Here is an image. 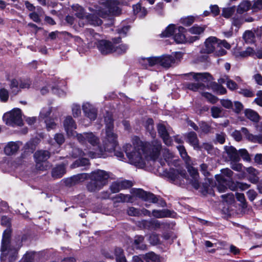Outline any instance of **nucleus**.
<instances>
[{"instance_id": "64", "label": "nucleus", "mask_w": 262, "mask_h": 262, "mask_svg": "<svg viewBox=\"0 0 262 262\" xmlns=\"http://www.w3.org/2000/svg\"><path fill=\"white\" fill-rule=\"evenodd\" d=\"M220 103L223 107L227 109L232 108L233 107L232 102L229 99H221Z\"/></svg>"}, {"instance_id": "29", "label": "nucleus", "mask_w": 262, "mask_h": 262, "mask_svg": "<svg viewBox=\"0 0 262 262\" xmlns=\"http://www.w3.org/2000/svg\"><path fill=\"white\" fill-rule=\"evenodd\" d=\"M187 142L193 146L194 149H199V140L195 133L190 132L187 134Z\"/></svg>"}, {"instance_id": "35", "label": "nucleus", "mask_w": 262, "mask_h": 262, "mask_svg": "<svg viewBox=\"0 0 262 262\" xmlns=\"http://www.w3.org/2000/svg\"><path fill=\"white\" fill-rule=\"evenodd\" d=\"M144 127L146 130L149 133L151 136L154 138L156 133L154 130V120L151 118L147 119L144 123Z\"/></svg>"}, {"instance_id": "42", "label": "nucleus", "mask_w": 262, "mask_h": 262, "mask_svg": "<svg viewBox=\"0 0 262 262\" xmlns=\"http://www.w3.org/2000/svg\"><path fill=\"white\" fill-rule=\"evenodd\" d=\"M73 9L76 11L75 15L77 17L82 20H85V16L88 15V14L84 12V9L81 6L79 5L74 6Z\"/></svg>"}, {"instance_id": "30", "label": "nucleus", "mask_w": 262, "mask_h": 262, "mask_svg": "<svg viewBox=\"0 0 262 262\" xmlns=\"http://www.w3.org/2000/svg\"><path fill=\"white\" fill-rule=\"evenodd\" d=\"M19 149L18 145L14 142H10L4 148V152L8 156L15 154Z\"/></svg>"}, {"instance_id": "20", "label": "nucleus", "mask_w": 262, "mask_h": 262, "mask_svg": "<svg viewBox=\"0 0 262 262\" xmlns=\"http://www.w3.org/2000/svg\"><path fill=\"white\" fill-rule=\"evenodd\" d=\"M175 62V58L171 55H163L160 56V66L165 68L170 67Z\"/></svg>"}, {"instance_id": "61", "label": "nucleus", "mask_w": 262, "mask_h": 262, "mask_svg": "<svg viewBox=\"0 0 262 262\" xmlns=\"http://www.w3.org/2000/svg\"><path fill=\"white\" fill-rule=\"evenodd\" d=\"M149 242L152 245H156L160 243L159 236L156 234H152L149 237Z\"/></svg>"}, {"instance_id": "45", "label": "nucleus", "mask_w": 262, "mask_h": 262, "mask_svg": "<svg viewBox=\"0 0 262 262\" xmlns=\"http://www.w3.org/2000/svg\"><path fill=\"white\" fill-rule=\"evenodd\" d=\"M243 38L246 42L251 43L254 42L255 36L251 31H247L243 35Z\"/></svg>"}, {"instance_id": "43", "label": "nucleus", "mask_w": 262, "mask_h": 262, "mask_svg": "<svg viewBox=\"0 0 262 262\" xmlns=\"http://www.w3.org/2000/svg\"><path fill=\"white\" fill-rule=\"evenodd\" d=\"M250 187V185L241 183V182H236L234 183L232 182V186H229V188L232 190H235L236 189L239 188L241 190H244Z\"/></svg>"}, {"instance_id": "32", "label": "nucleus", "mask_w": 262, "mask_h": 262, "mask_svg": "<svg viewBox=\"0 0 262 262\" xmlns=\"http://www.w3.org/2000/svg\"><path fill=\"white\" fill-rule=\"evenodd\" d=\"M9 81L10 93L13 96L17 95L20 92L19 81L15 78H13L10 80Z\"/></svg>"}, {"instance_id": "41", "label": "nucleus", "mask_w": 262, "mask_h": 262, "mask_svg": "<svg viewBox=\"0 0 262 262\" xmlns=\"http://www.w3.org/2000/svg\"><path fill=\"white\" fill-rule=\"evenodd\" d=\"M152 214L157 218H162L170 216L169 211L168 210H154Z\"/></svg>"}, {"instance_id": "51", "label": "nucleus", "mask_w": 262, "mask_h": 262, "mask_svg": "<svg viewBox=\"0 0 262 262\" xmlns=\"http://www.w3.org/2000/svg\"><path fill=\"white\" fill-rule=\"evenodd\" d=\"M52 112V107L48 108H43L40 112V117L41 118L45 119H50L49 117Z\"/></svg>"}, {"instance_id": "63", "label": "nucleus", "mask_w": 262, "mask_h": 262, "mask_svg": "<svg viewBox=\"0 0 262 262\" xmlns=\"http://www.w3.org/2000/svg\"><path fill=\"white\" fill-rule=\"evenodd\" d=\"M19 83L20 90L23 89H29L30 88L32 82L30 79L20 80Z\"/></svg>"}, {"instance_id": "10", "label": "nucleus", "mask_w": 262, "mask_h": 262, "mask_svg": "<svg viewBox=\"0 0 262 262\" xmlns=\"http://www.w3.org/2000/svg\"><path fill=\"white\" fill-rule=\"evenodd\" d=\"M186 168L190 177V178L188 179L189 183L194 188L198 189L200 187V183L198 169L188 164H187Z\"/></svg>"}, {"instance_id": "24", "label": "nucleus", "mask_w": 262, "mask_h": 262, "mask_svg": "<svg viewBox=\"0 0 262 262\" xmlns=\"http://www.w3.org/2000/svg\"><path fill=\"white\" fill-rule=\"evenodd\" d=\"M99 154L93 152L92 151L85 152L79 148H75L73 149L72 156L76 158L77 157L88 156L91 158H96L99 157Z\"/></svg>"}, {"instance_id": "12", "label": "nucleus", "mask_w": 262, "mask_h": 262, "mask_svg": "<svg viewBox=\"0 0 262 262\" xmlns=\"http://www.w3.org/2000/svg\"><path fill=\"white\" fill-rule=\"evenodd\" d=\"M157 129L160 137L162 139L163 142L167 146H170L172 144V139L169 136V133L165 126L162 124H159Z\"/></svg>"}, {"instance_id": "8", "label": "nucleus", "mask_w": 262, "mask_h": 262, "mask_svg": "<svg viewBox=\"0 0 262 262\" xmlns=\"http://www.w3.org/2000/svg\"><path fill=\"white\" fill-rule=\"evenodd\" d=\"M50 157V153L47 150H37L34 154L37 168L39 170H45L44 162Z\"/></svg>"}, {"instance_id": "15", "label": "nucleus", "mask_w": 262, "mask_h": 262, "mask_svg": "<svg viewBox=\"0 0 262 262\" xmlns=\"http://www.w3.org/2000/svg\"><path fill=\"white\" fill-rule=\"evenodd\" d=\"M11 233L12 230L10 228H7L3 232L1 247V252H5L10 246Z\"/></svg>"}, {"instance_id": "31", "label": "nucleus", "mask_w": 262, "mask_h": 262, "mask_svg": "<svg viewBox=\"0 0 262 262\" xmlns=\"http://www.w3.org/2000/svg\"><path fill=\"white\" fill-rule=\"evenodd\" d=\"M184 30L185 29L183 27H180L175 32L174 39L177 43H183L186 41L185 36L183 33Z\"/></svg>"}, {"instance_id": "52", "label": "nucleus", "mask_w": 262, "mask_h": 262, "mask_svg": "<svg viewBox=\"0 0 262 262\" xmlns=\"http://www.w3.org/2000/svg\"><path fill=\"white\" fill-rule=\"evenodd\" d=\"M89 164V160L87 158H81L75 161L73 164V167L86 166Z\"/></svg>"}, {"instance_id": "55", "label": "nucleus", "mask_w": 262, "mask_h": 262, "mask_svg": "<svg viewBox=\"0 0 262 262\" xmlns=\"http://www.w3.org/2000/svg\"><path fill=\"white\" fill-rule=\"evenodd\" d=\"M235 9L233 7L223 8L222 15L225 18H229L234 12Z\"/></svg>"}, {"instance_id": "21", "label": "nucleus", "mask_w": 262, "mask_h": 262, "mask_svg": "<svg viewBox=\"0 0 262 262\" xmlns=\"http://www.w3.org/2000/svg\"><path fill=\"white\" fill-rule=\"evenodd\" d=\"M226 153L229 160L231 161H239L240 158L238 152L233 146H226L225 147Z\"/></svg>"}, {"instance_id": "25", "label": "nucleus", "mask_w": 262, "mask_h": 262, "mask_svg": "<svg viewBox=\"0 0 262 262\" xmlns=\"http://www.w3.org/2000/svg\"><path fill=\"white\" fill-rule=\"evenodd\" d=\"M132 199V196L129 194L119 193L113 197L112 200L114 201V204L115 205L117 203L131 202Z\"/></svg>"}, {"instance_id": "6", "label": "nucleus", "mask_w": 262, "mask_h": 262, "mask_svg": "<svg viewBox=\"0 0 262 262\" xmlns=\"http://www.w3.org/2000/svg\"><path fill=\"white\" fill-rule=\"evenodd\" d=\"M5 118V123L7 125L11 126H21L23 121L21 117V112L19 108H14L7 114L4 115Z\"/></svg>"}, {"instance_id": "5", "label": "nucleus", "mask_w": 262, "mask_h": 262, "mask_svg": "<svg viewBox=\"0 0 262 262\" xmlns=\"http://www.w3.org/2000/svg\"><path fill=\"white\" fill-rule=\"evenodd\" d=\"M89 9L91 13L85 16V21L91 25L100 26L102 24V20L100 17L106 18L108 17L107 11L102 7H96L95 9L90 7Z\"/></svg>"}, {"instance_id": "62", "label": "nucleus", "mask_w": 262, "mask_h": 262, "mask_svg": "<svg viewBox=\"0 0 262 262\" xmlns=\"http://www.w3.org/2000/svg\"><path fill=\"white\" fill-rule=\"evenodd\" d=\"M110 189L112 193L118 192L121 190L119 181L113 182L110 186Z\"/></svg>"}, {"instance_id": "16", "label": "nucleus", "mask_w": 262, "mask_h": 262, "mask_svg": "<svg viewBox=\"0 0 262 262\" xmlns=\"http://www.w3.org/2000/svg\"><path fill=\"white\" fill-rule=\"evenodd\" d=\"M18 252L15 248H11V246L8 247V250L1 253V259L5 257L8 259L9 262H14L17 258Z\"/></svg>"}, {"instance_id": "46", "label": "nucleus", "mask_w": 262, "mask_h": 262, "mask_svg": "<svg viewBox=\"0 0 262 262\" xmlns=\"http://www.w3.org/2000/svg\"><path fill=\"white\" fill-rule=\"evenodd\" d=\"M251 4V9L253 12H257L262 9V0H253Z\"/></svg>"}, {"instance_id": "9", "label": "nucleus", "mask_w": 262, "mask_h": 262, "mask_svg": "<svg viewBox=\"0 0 262 262\" xmlns=\"http://www.w3.org/2000/svg\"><path fill=\"white\" fill-rule=\"evenodd\" d=\"M219 47V40L215 37H209L204 42V46L201 50L202 53L210 54L213 53Z\"/></svg>"}, {"instance_id": "49", "label": "nucleus", "mask_w": 262, "mask_h": 262, "mask_svg": "<svg viewBox=\"0 0 262 262\" xmlns=\"http://www.w3.org/2000/svg\"><path fill=\"white\" fill-rule=\"evenodd\" d=\"M202 95L207 99V100L212 104L216 103L218 101V98L208 92H204L202 93Z\"/></svg>"}, {"instance_id": "50", "label": "nucleus", "mask_w": 262, "mask_h": 262, "mask_svg": "<svg viewBox=\"0 0 262 262\" xmlns=\"http://www.w3.org/2000/svg\"><path fill=\"white\" fill-rule=\"evenodd\" d=\"M128 49L127 45L122 44L117 47L114 46V52L118 54H122L125 53Z\"/></svg>"}, {"instance_id": "59", "label": "nucleus", "mask_w": 262, "mask_h": 262, "mask_svg": "<svg viewBox=\"0 0 262 262\" xmlns=\"http://www.w3.org/2000/svg\"><path fill=\"white\" fill-rule=\"evenodd\" d=\"M238 154L242 157L244 160L250 161L251 160L250 155L246 149H241L238 151Z\"/></svg>"}, {"instance_id": "36", "label": "nucleus", "mask_w": 262, "mask_h": 262, "mask_svg": "<svg viewBox=\"0 0 262 262\" xmlns=\"http://www.w3.org/2000/svg\"><path fill=\"white\" fill-rule=\"evenodd\" d=\"M251 2L249 1H244L241 2L238 6L237 12L242 14L249 10L251 8Z\"/></svg>"}, {"instance_id": "19", "label": "nucleus", "mask_w": 262, "mask_h": 262, "mask_svg": "<svg viewBox=\"0 0 262 262\" xmlns=\"http://www.w3.org/2000/svg\"><path fill=\"white\" fill-rule=\"evenodd\" d=\"M89 175L87 173H80L72 177L70 179H67V185L71 186L77 184L84 181L88 178Z\"/></svg>"}, {"instance_id": "60", "label": "nucleus", "mask_w": 262, "mask_h": 262, "mask_svg": "<svg viewBox=\"0 0 262 262\" xmlns=\"http://www.w3.org/2000/svg\"><path fill=\"white\" fill-rule=\"evenodd\" d=\"M194 18L193 16H187L181 19L182 24L186 26H189L194 22Z\"/></svg>"}, {"instance_id": "11", "label": "nucleus", "mask_w": 262, "mask_h": 262, "mask_svg": "<svg viewBox=\"0 0 262 262\" xmlns=\"http://www.w3.org/2000/svg\"><path fill=\"white\" fill-rule=\"evenodd\" d=\"M215 179L217 181L216 187L219 192H224L227 189V187L232 186V182L229 181L222 175H216Z\"/></svg>"}, {"instance_id": "3", "label": "nucleus", "mask_w": 262, "mask_h": 262, "mask_svg": "<svg viewBox=\"0 0 262 262\" xmlns=\"http://www.w3.org/2000/svg\"><path fill=\"white\" fill-rule=\"evenodd\" d=\"M91 181L88 183L86 188L90 192H95L102 189L107 183L109 172L103 170H97L90 174Z\"/></svg>"}, {"instance_id": "22", "label": "nucleus", "mask_w": 262, "mask_h": 262, "mask_svg": "<svg viewBox=\"0 0 262 262\" xmlns=\"http://www.w3.org/2000/svg\"><path fill=\"white\" fill-rule=\"evenodd\" d=\"M246 170L249 174L248 178V180L252 183H257L259 180L258 171L252 167L246 168Z\"/></svg>"}, {"instance_id": "54", "label": "nucleus", "mask_w": 262, "mask_h": 262, "mask_svg": "<svg viewBox=\"0 0 262 262\" xmlns=\"http://www.w3.org/2000/svg\"><path fill=\"white\" fill-rule=\"evenodd\" d=\"M127 212L130 216H139L141 215L140 210L134 207H129L127 210Z\"/></svg>"}, {"instance_id": "13", "label": "nucleus", "mask_w": 262, "mask_h": 262, "mask_svg": "<svg viewBox=\"0 0 262 262\" xmlns=\"http://www.w3.org/2000/svg\"><path fill=\"white\" fill-rule=\"evenodd\" d=\"M82 110L85 116L91 120H95L97 117V110L91 104L85 102L82 105Z\"/></svg>"}, {"instance_id": "39", "label": "nucleus", "mask_w": 262, "mask_h": 262, "mask_svg": "<svg viewBox=\"0 0 262 262\" xmlns=\"http://www.w3.org/2000/svg\"><path fill=\"white\" fill-rule=\"evenodd\" d=\"M144 259L146 262H161V257L154 252H149L145 255Z\"/></svg>"}, {"instance_id": "18", "label": "nucleus", "mask_w": 262, "mask_h": 262, "mask_svg": "<svg viewBox=\"0 0 262 262\" xmlns=\"http://www.w3.org/2000/svg\"><path fill=\"white\" fill-rule=\"evenodd\" d=\"M137 191V194L139 197L146 201L153 203H156L158 202L159 200L158 198L152 193L144 191L142 189H138Z\"/></svg>"}, {"instance_id": "58", "label": "nucleus", "mask_w": 262, "mask_h": 262, "mask_svg": "<svg viewBox=\"0 0 262 262\" xmlns=\"http://www.w3.org/2000/svg\"><path fill=\"white\" fill-rule=\"evenodd\" d=\"M236 198L237 201L241 203L243 208L247 207L246 200L244 193H236Z\"/></svg>"}, {"instance_id": "26", "label": "nucleus", "mask_w": 262, "mask_h": 262, "mask_svg": "<svg viewBox=\"0 0 262 262\" xmlns=\"http://www.w3.org/2000/svg\"><path fill=\"white\" fill-rule=\"evenodd\" d=\"M76 124L71 116L67 117V135L68 136H75Z\"/></svg>"}, {"instance_id": "1", "label": "nucleus", "mask_w": 262, "mask_h": 262, "mask_svg": "<svg viewBox=\"0 0 262 262\" xmlns=\"http://www.w3.org/2000/svg\"><path fill=\"white\" fill-rule=\"evenodd\" d=\"M133 145L126 144L124 146L126 155L129 162L137 167H142L145 164V158H149L152 160H158L163 166L165 162L169 164L170 161L173 158V155L167 148L162 150L164 161L159 159V156L162 150V144L160 141L154 140L150 143L143 142L138 137L132 138Z\"/></svg>"}, {"instance_id": "17", "label": "nucleus", "mask_w": 262, "mask_h": 262, "mask_svg": "<svg viewBox=\"0 0 262 262\" xmlns=\"http://www.w3.org/2000/svg\"><path fill=\"white\" fill-rule=\"evenodd\" d=\"M241 132L245 136L246 138L249 141L253 143L262 144V135H254L250 134L246 127H242Z\"/></svg>"}, {"instance_id": "27", "label": "nucleus", "mask_w": 262, "mask_h": 262, "mask_svg": "<svg viewBox=\"0 0 262 262\" xmlns=\"http://www.w3.org/2000/svg\"><path fill=\"white\" fill-rule=\"evenodd\" d=\"M140 63L145 64V67L148 65L150 67H152L156 65L160 64V56L158 57H151L147 58H143L140 60Z\"/></svg>"}, {"instance_id": "7", "label": "nucleus", "mask_w": 262, "mask_h": 262, "mask_svg": "<svg viewBox=\"0 0 262 262\" xmlns=\"http://www.w3.org/2000/svg\"><path fill=\"white\" fill-rule=\"evenodd\" d=\"M77 140L81 144L89 143L92 146H96L99 143V139L92 132L77 134Z\"/></svg>"}, {"instance_id": "28", "label": "nucleus", "mask_w": 262, "mask_h": 262, "mask_svg": "<svg viewBox=\"0 0 262 262\" xmlns=\"http://www.w3.org/2000/svg\"><path fill=\"white\" fill-rule=\"evenodd\" d=\"M66 171V168L64 164L58 165L53 168L52 170V177L54 179H59L62 177Z\"/></svg>"}, {"instance_id": "56", "label": "nucleus", "mask_w": 262, "mask_h": 262, "mask_svg": "<svg viewBox=\"0 0 262 262\" xmlns=\"http://www.w3.org/2000/svg\"><path fill=\"white\" fill-rule=\"evenodd\" d=\"M34 252H27L24 255L21 261H23V262H33L34 259Z\"/></svg>"}, {"instance_id": "47", "label": "nucleus", "mask_w": 262, "mask_h": 262, "mask_svg": "<svg viewBox=\"0 0 262 262\" xmlns=\"http://www.w3.org/2000/svg\"><path fill=\"white\" fill-rule=\"evenodd\" d=\"M205 29V26L194 25L189 29V31L191 34L199 35L204 31Z\"/></svg>"}, {"instance_id": "34", "label": "nucleus", "mask_w": 262, "mask_h": 262, "mask_svg": "<svg viewBox=\"0 0 262 262\" xmlns=\"http://www.w3.org/2000/svg\"><path fill=\"white\" fill-rule=\"evenodd\" d=\"M133 11L134 14L139 17H144L147 13V10L142 7L140 4H137L133 6Z\"/></svg>"}, {"instance_id": "38", "label": "nucleus", "mask_w": 262, "mask_h": 262, "mask_svg": "<svg viewBox=\"0 0 262 262\" xmlns=\"http://www.w3.org/2000/svg\"><path fill=\"white\" fill-rule=\"evenodd\" d=\"M246 116L253 122H257L259 120L260 117L259 115L255 111L247 109L245 111Z\"/></svg>"}, {"instance_id": "37", "label": "nucleus", "mask_w": 262, "mask_h": 262, "mask_svg": "<svg viewBox=\"0 0 262 262\" xmlns=\"http://www.w3.org/2000/svg\"><path fill=\"white\" fill-rule=\"evenodd\" d=\"M144 237L141 235H137L135 237L134 245L136 249L145 250L146 249V245L143 243Z\"/></svg>"}, {"instance_id": "33", "label": "nucleus", "mask_w": 262, "mask_h": 262, "mask_svg": "<svg viewBox=\"0 0 262 262\" xmlns=\"http://www.w3.org/2000/svg\"><path fill=\"white\" fill-rule=\"evenodd\" d=\"M169 178L173 181L179 180L180 177L183 178H186V172L184 170L179 171L176 169H172L169 173Z\"/></svg>"}, {"instance_id": "40", "label": "nucleus", "mask_w": 262, "mask_h": 262, "mask_svg": "<svg viewBox=\"0 0 262 262\" xmlns=\"http://www.w3.org/2000/svg\"><path fill=\"white\" fill-rule=\"evenodd\" d=\"M177 31V29L175 28V26L173 25H169L163 32L161 36L163 37H168L171 35H173L174 33Z\"/></svg>"}, {"instance_id": "14", "label": "nucleus", "mask_w": 262, "mask_h": 262, "mask_svg": "<svg viewBox=\"0 0 262 262\" xmlns=\"http://www.w3.org/2000/svg\"><path fill=\"white\" fill-rule=\"evenodd\" d=\"M97 47L102 54L106 55L114 52V46L111 42L105 40L98 41Z\"/></svg>"}, {"instance_id": "23", "label": "nucleus", "mask_w": 262, "mask_h": 262, "mask_svg": "<svg viewBox=\"0 0 262 262\" xmlns=\"http://www.w3.org/2000/svg\"><path fill=\"white\" fill-rule=\"evenodd\" d=\"M107 9L106 8H102L106 10L108 13V16L110 14L116 15L120 12L119 7H118V3L117 1L114 0H111L107 2Z\"/></svg>"}, {"instance_id": "48", "label": "nucleus", "mask_w": 262, "mask_h": 262, "mask_svg": "<svg viewBox=\"0 0 262 262\" xmlns=\"http://www.w3.org/2000/svg\"><path fill=\"white\" fill-rule=\"evenodd\" d=\"M177 148L179 151V153L181 157L185 161L186 163H188L190 160V157L188 156L186 150L182 145H179L177 146Z\"/></svg>"}, {"instance_id": "4", "label": "nucleus", "mask_w": 262, "mask_h": 262, "mask_svg": "<svg viewBox=\"0 0 262 262\" xmlns=\"http://www.w3.org/2000/svg\"><path fill=\"white\" fill-rule=\"evenodd\" d=\"M194 82H186L185 84L186 88L189 90L196 92L200 90H204L208 83L212 80L211 75L208 73H190Z\"/></svg>"}, {"instance_id": "44", "label": "nucleus", "mask_w": 262, "mask_h": 262, "mask_svg": "<svg viewBox=\"0 0 262 262\" xmlns=\"http://www.w3.org/2000/svg\"><path fill=\"white\" fill-rule=\"evenodd\" d=\"M211 116L214 118H217L222 116L223 110L221 107L213 106L211 108Z\"/></svg>"}, {"instance_id": "57", "label": "nucleus", "mask_w": 262, "mask_h": 262, "mask_svg": "<svg viewBox=\"0 0 262 262\" xmlns=\"http://www.w3.org/2000/svg\"><path fill=\"white\" fill-rule=\"evenodd\" d=\"M233 173V172L231 169L227 168L221 170V174L220 175L223 176L224 178H225V177H226V179L229 181H230Z\"/></svg>"}, {"instance_id": "53", "label": "nucleus", "mask_w": 262, "mask_h": 262, "mask_svg": "<svg viewBox=\"0 0 262 262\" xmlns=\"http://www.w3.org/2000/svg\"><path fill=\"white\" fill-rule=\"evenodd\" d=\"M9 98V92L5 88L0 89V100L2 102H6Z\"/></svg>"}, {"instance_id": "2", "label": "nucleus", "mask_w": 262, "mask_h": 262, "mask_svg": "<svg viewBox=\"0 0 262 262\" xmlns=\"http://www.w3.org/2000/svg\"><path fill=\"white\" fill-rule=\"evenodd\" d=\"M105 137L103 141L105 151L112 152L118 145V135L114 132V121L111 115L105 117Z\"/></svg>"}]
</instances>
